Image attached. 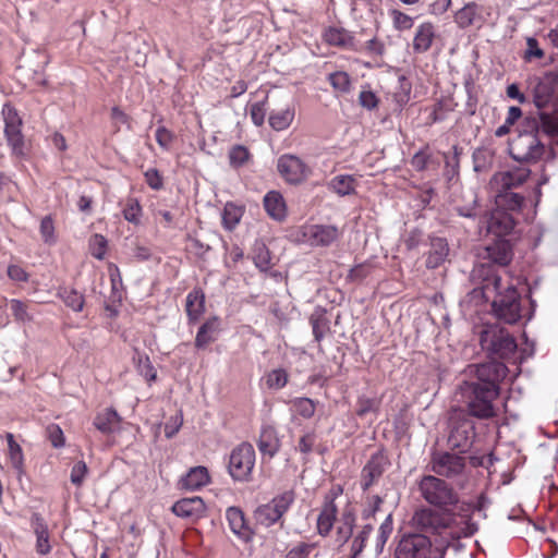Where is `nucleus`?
Returning <instances> with one entry per match:
<instances>
[{"label":"nucleus","instance_id":"f257e3e1","mask_svg":"<svg viewBox=\"0 0 558 558\" xmlns=\"http://www.w3.org/2000/svg\"><path fill=\"white\" fill-rule=\"evenodd\" d=\"M466 514L458 522L454 518L430 508H420L412 517V525L422 533H409L401 537L395 558H444L448 547L456 546L462 537L474 534L469 522L471 505H462Z\"/></svg>","mask_w":558,"mask_h":558},{"label":"nucleus","instance_id":"f03ea898","mask_svg":"<svg viewBox=\"0 0 558 558\" xmlns=\"http://www.w3.org/2000/svg\"><path fill=\"white\" fill-rule=\"evenodd\" d=\"M539 133L549 137H558V113L541 112L538 120L533 121L531 132H523L517 135L509 144L510 156L519 162H537L546 154L554 159L553 149L547 151L546 146L539 138Z\"/></svg>","mask_w":558,"mask_h":558},{"label":"nucleus","instance_id":"7ed1b4c3","mask_svg":"<svg viewBox=\"0 0 558 558\" xmlns=\"http://www.w3.org/2000/svg\"><path fill=\"white\" fill-rule=\"evenodd\" d=\"M501 281V276L487 267L483 290H493L497 293L493 302L497 317L507 324H514L521 318V296L513 284L504 287Z\"/></svg>","mask_w":558,"mask_h":558},{"label":"nucleus","instance_id":"20e7f679","mask_svg":"<svg viewBox=\"0 0 558 558\" xmlns=\"http://www.w3.org/2000/svg\"><path fill=\"white\" fill-rule=\"evenodd\" d=\"M481 345L492 356L510 363L518 361V344L511 333L497 326L486 328L481 335Z\"/></svg>","mask_w":558,"mask_h":558},{"label":"nucleus","instance_id":"39448f33","mask_svg":"<svg viewBox=\"0 0 558 558\" xmlns=\"http://www.w3.org/2000/svg\"><path fill=\"white\" fill-rule=\"evenodd\" d=\"M418 492L426 502L440 509L459 502L458 494L453 488L436 475H424L418 482Z\"/></svg>","mask_w":558,"mask_h":558},{"label":"nucleus","instance_id":"423d86ee","mask_svg":"<svg viewBox=\"0 0 558 558\" xmlns=\"http://www.w3.org/2000/svg\"><path fill=\"white\" fill-rule=\"evenodd\" d=\"M463 391L471 416L482 420L496 416L494 401L500 393L497 389L484 388L473 383H464Z\"/></svg>","mask_w":558,"mask_h":558},{"label":"nucleus","instance_id":"0eeeda50","mask_svg":"<svg viewBox=\"0 0 558 558\" xmlns=\"http://www.w3.org/2000/svg\"><path fill=\"white\" fill-rule=\"evenodd\" d=\"M428 468L438 477L457 480L465 475L466 458L459 451L435 450L430 454Z\"/></svg>","mask_w":558,"mask_h":558},{"label":"nucleus","instance_id":"6e6552de","mask_svg":"<svg viewBox=\"0 0 558 558\" xmlns=\"http://www.w3.org/2000/svg\"><path fill=\"white\" fill-rule=\"evenodd\" d=\"M256 453L250 442H242L232 449L228 471L234 481L248 482L255 466Z\"/></svg>","mask_w":558,"mask_h":558},{"label":"nucleus","instance_id":"1a4fd4ad","mask_svg":"<svg viewBox=\"0 0 558 558\" xmlns=\"http://www.w3.org/2000/svg\"><path fill=\"white\" fill-rule=\"evenodd\" d=\"M473 383L484 388L497 389L500 392V384L508 374L507 366L501 362L488 361L469 366Z\"/></svg>","mask_w":558,"mask_h":558},{"label":"nucleus","instance_id":"9d476101","mask_svg":"<svg viewBox=\"0 0 558 558\" xmlns=\"http://www.w3.org/2000/svg\"><path fill=\"white\" fill-rule=\"evenodd\" d=\"M475 438L474 422L464 414L456 415L450 421L448 445L451 449L465 453L473 445Z\"/></svg>","mask_w":558,"mask_h":558},{"label":"nucleus","instance_id":"9b49d317","mask_svg":"<svg viewBox=\"0 0 558 558\" xmlns=\"http://www.w3.org/2000/svg\"><path fill=\"white\" fill-rule=\"evenodd\" d=\"M293 501L294 494L291 490L274 497L270 502L262 505L256 509V521L264 526L275 524L288 511Z\"/></svg>","mask_w":558,"mask_h":558},{"label":"nucleus","instance_id":"f8f14e48","mask_svg":"<svg viewBox=\"0 0 558 558\" xmlns=\"http://www.w3.org/2000/svg\"><path fill=\"white\" fill-rule=\"evenodd\" d=\"M277 170L286 182L294 185L305 181L312 172L300 157L292 154H284L278 158Z\"/></svg>","mask_w":558,"mask_h":558},{"label":"nucleus","instance_id":"ddd939ff","mask_svg":"<svg viewBox=\"0 0 558 558\" xmlns=\"http://www.w3.org/2000/svg\"><path fill=\"white\" fill-rule=\"evenodd\" d=\"M299 240L311 246H328L339 238V230L333 226L305 225L298 231Z\"/></svg>","mask_w":558,"mask_h":558},{"label":"nucleus","instance_id":"4468645a","mask_svg":"<svg viewBox=\"0 0 558 558\" xmlns=\"http://www.w3.org/2000/svg\"><path fill=\"white\" fill-rule=\"evenodd\" d=\"M2 116L4 120V135L9 146H11L13 153L22 154L24 146V136L21 130L22 119L15 108L9 104L3 106Z\"/></svg>","mask_w":558,"mask_h":558},{"label":"nucleus","instance_id":"2eb2a0df","mask_svg":"<svg viewBox=\"0 0 558 558\" xmlns=\"http://www.w3.org/2000/svg\"><path fill=\"white\" fill-rule=\"evenodd\" d=\"M558 89V71H548L533 88V101L538 109L547 107Z\"/></svg>","mask_w":558,"mask_h":558},{"label":"nucleus","instance_id":"dca6fc26","mask_svg":"<svg viewBox=\"0 0 558 558\" xmlns=\"http://www.w3.org/2000/svg\"><path fill=\"white\" fill-rule=\"evenodd\" d=\"M531 174L525 167H518L509 171H501L494 174L490 184L496 191L512 190L522 185Z\"/></svg>","mask_w":558,"mask_h":558},{"label":"nucleus","instance_id":"f3484780","mask_svg":"<svg viewBox=\"0 0 558 558\" xmlns=\"http://www.w3.org/2000/svg\"><path fill=\"white\" fill-rule=\"evenodd\" d=\"M486 223L488 233L501 238L511 233L514 229L515 220L511 213L496 208L488 216Z\"/></svg>","mask_w":558,"mask_h":558},{"label":"nucleus","instance_id":"a211bd4d","mask_svg":"<svg viewBox=\"0 0 558 558\" xmlns=\"http://www.w3.org/2000/svg\"><path fill=\"white\" fill-rule=\"evenodd\" d=\"M456 24L464 29L471 26L481 27L485 23L484 7L476 2H469L454 14Z\"/></svg>","mask_w":558,"mask_h":558},{"label":"nucleus","instance_id":"6ab92c4d","mask_svg":"<svg viewBox=\"0 0 558 558\" xmlns=\"http://www.w3.org/2000/svg\"><path fill=\"white\" fill-rule=\"evenodd\" d=\"M389 464L387 457L381 453H375L362 470L361 485L364 490L368 489L378 481Z\"/></svg>","mask_w":558,"mask_h":558},{"label":"nucleus","instance_id":"aec40b11","mask_svg":"<svg viewBox=\"0 0 558 558\" xmlns=\"http://www.w3.org/2000/svg\"><path fill=\"white\" fill-rule=\"evenodd\" d=\"M172 512L181 518L197 521L206 513V506L201 497L183 498L172 506Z\"/></svg>","mask_w":558,"mask_h":558},{"label":"nucleus","instance_id":"412c9836","mask_svg":"<svg viewBox=\"0 0 558 558\" xmlns=\"http://www.w3.org/2000/svg\"><path fill=\"white\" fill-rule=\"evenodd\" d=\"M512 246L507 240H497L487 245L484 250L483 258L494 265L507 266L512 259Z\"/></svg>","mask_w":558,"mask_h":558},{"label":"nucleus","instance_id":"4be33fe9","mask_svg":"<svg viewBox=\"0 0 558 558\" xmlns=\"http://www.w3.org/2000/svg\"><path fill=\"white\" fill-rule=\"evenodd\" d=\"M380 0H351V12L355 20H362V31L372 29L375 21V11L378 9Z\"/></svg>","mask_w":558,"mask_h":558},{"label":"nucleus","instance_id":"5701e85b","mask_svg":"<svg viewBox=\"0 0 558 558\" xmlns=\"http://www.w3.org/2000/svg\"><path fill=\"white\" fill-rule=\"evenodd\" d=\"M31 526L36 536V553L45 556L51 551L50 535L46 521L44 518L35 512L31 517Z\"/></svg>","mask_w":558,"mask_h":558},{"label":"nucleus","instance_id":"b1692460","mask_svg":"<svg viewBox=\"0 0 558 558\" xmlns=\"http://www.w3.org/2000/svg\"><path fill=\"white\" fill-rule=\"evenodd\" d=\"M226 517L229 523V526L234 535H236L240 539L244 542H248L252 539L253 532L251 527L247 525L244 513L240 508L230 507L227 509Z\"/></svg>","mask_w":558,"mask_h":558},{"label":"nucleus","instance_id":"393cba45","mask_svg":"<svg viewBox=\"0 0 558 558\" xmlns=\"http://www.w3.org/2000/svg\"><path fill=\"white\" fill-rule=\"evenodd\" d=\"M436 38V29L434 24L426 22L417 26L413 38V51L415 53H424L428 51Z\"/></svg>","mask_w":558,"mask_h":558},{"label":"nucleus","instance_id":"a878e982","mask_svg":"<svg viewBox=\"0 0 558 558\" xmlns=\"http://www.w3.org/2000/svg\"><path fill=\"white\" fill-rule=\"evenodd\" d=\"M220 331V319L216 316L208 318L198 328L195 337V347L205 349L207 345L217 340Z\"/></svg>","mask_w":558,"mask_h":558},{"label":"nucleus","instance_id":"bb28decb","mask_svg":"<svg viewBox=\"0 0 558 558\" xmlns=\"http://www.w3.org/2000/svg\"><path fill=\"white\" fill-rule=\"evenodd\" d=\"M262 454L272 458L280 449V439L277 429L271 425H264L257 441Z\"/></svg>","mask_w":558,"mask_h":558},{"label":"nucleus","instance_id":"cd10ccee","mask_svg":"<svg viewBox=\"0 0 558 558\" xmlns=\"http://www.w3.org/2000/svg\"><path fill=\"white\" fill-rule=\"evenodd\" d=\"M185 312L189 324H195L205 312V294L201 289H193L186 295Z\"/></svg>","mask_w":558,"mask_h":558},{"label":"nucleus","instance_id":"c85d7f7f","mask_svg":"<svg viewBox=\"0 0 558 558\" xmlns=\"http://www.w3.org/2000/svg\"><path fill=\"white\" fill-rule=\"evenodd\" d=\"M264 207L266 213L274 220L282 221L287 217V205L284 198L277 191H270L265 195Z\"/></svg>","mask_w":558,"mask_h":558},{"label":"nucleus","instance_id":"c756f323","mask_svg":"<svg viewBox=\"0 0 558 558\" xmlns=\"http://www.w3.org/2000/svg\"><path fill=\"white\" fill-rule=\"evenodd\" d=\"M121 417L116 410L108 408L99 412L94 418V426L102 434H112L120 427Z\"/></svg>","mask_w":558,"mask_h":558},{"label":"nucleus","instance_id":"7c9ffc66","mask_svg":"<svg viewBox=\"0 0 558 558\" xmlns=\"http://www.w3.org/2000/svg\"><path fill=\"white\" fill-rule=\"evenodd\" d=\"M294 117V106L289 105L286 108L272 110L269 113L268 122L272 130L280 132L287 130L292 124Z\"/></svg>","mask_w":558,"mask_h":558},{"label":"nucleus","instance_id":"2f4dec72","mask_svg":"<svg viewBox=\"0 0 558 558\" xmlns=\"http://www.w3.org/2000/svg\"><path fill=\"white\" fill-rule=\"evenodd\" d=\"M208 483L209 474L205 466H194L181 478L182 487L189 490L199 489Z\"/></svg>","mask_w":558,"mask_h":558},{"label":"nucleus","instance_id":"473e14b6","mask_svg":"<svg viewBox=\"0 0 558 558\" xmlns=\"http://www.w3.org/2000/svg\"><path fill=\"white\" fill-rule=\"evenodd\" d=\"M449 248L445 239L435 238L430 242V250L426 258L427 268H437L441 263L445 262L448 256Z\"/></svg>","mask_w":558,"mask_h":558},{"label":"nucleus","instance_id":"72a5a7b5","mask_svg":"<svg viewBox=\"0 0 558 558\" xmlns=\"http://www.w3.org/2000/svg\"><path fill=\"white\" fill-rule=\"evenodd\" d=\"M524 197L519 193L511 192V190L497 191L496 206L508 213L519 211L522 208Z\"/></svg>","mask_w":558,"mask_h":558},{"label":"nucleus","instance_id":"f704fd0d","mask_svg":"<svg viewBox=\"0 0 558 558\" xmlns=\"http://www.w3.org/2000/svg\"><path fill=\"white\" fill-rule=\"evenodd\" d=\"M412 92V84L408 77L401 75L398 80V87L392 94V101L396 105V109L401 111L410 101Z\"/></svg>","mask_w":558,"mask_h":558},{"label":"nucleus","instance_id":"c9c22d12","mask_svg":"<svg viewBox=\"0 0 558 558\" xmlns=\"http://www.w3.org/2000/svg\"><path fill=\"white\" fill-rule=\"evenodd\" d=\"M337 507L332 501L326 502L317 519V530L320 535H327L333 525Z\"/></svg>","mask_w":558,"mask_h":558},{"label":"nucleus","instance_id":"e433bc0d","mask_svg":"<svg viewBox=\"0 0 558 558\" xmlns=\"http://www.w3.org/2000/svg\"><path fill=\"white\" fill-rule=\"evenodd\" d=\"M243 213V207L233 203H227L221 214L223 228L232 231L240 223Z\"/></svg>","mask_w":558,"mask_h":558},{"label":"nucleus","instance_id":"4c0bfd02","mask_svg":"<svg viewBox=\"0 0 558 558\" xmlns=\"http://www.w3.org/2000/svg\"><path fill=\"white\" fill-rule=\"evenodd\" d=\"M310 324L312 326L314 340L319 344L329 330L326 312L316 310L310 317Z\"/></svg>","mask_w":558,"mask_h":558},{"label":"nucleus","instance_id":"58836bf2","mask_svg":"<svg viewBox=\"0 0 558 558\" xmlns=\"http://www.w3.org/2000/svg\"><path fill=\"white\" fill-rule=\"evenodd\" d=\"M5 438L8 441L10 462L12 466L16 470L17 474L21 475L23 473L24 468V454L22 448L15 441L14 435L12 433H7Z\"/></svg>","mask_w":558,"mask_h":558},{"label":"nucleus","instance_id":"ea45409f","mask_svg":"<svg viewBox=\"0 0 558 558\" xmlns=\"http://www.w3.org/2000/svg\"><path fill=\"white\" fill-rule=\"evenodd\" d=\"M58 296H60L64 304L74 312H81L84 307V295L75 289L62 287L58 290Z\"/></svg>","mask_w":558,"mask_h":558},{"label":"nucleus","instance_id":"a19ab883","mask_svg":"<svg viewBox=\"0 0 558 558\" xmlns=\"http://www.w3.org/2000/svg\"><path fill=\"white\" fill-rule=\"evenodd\" d=\"M253 260L255 266L260 271H267L271 268V255L266 246V244L262 241H256L253 246Z\"/></svg>","mask_w":558,"mask_h":558},{"label":"nucleus","instance_id":"79ce46f5","mask_svg":"<svg viewBox=\"0 0 558 558\" xmlns=\"http://www.w3.org/2000/svg\"><path fill=\"white\" fill-rule=\"evenodd\" d=\"M265 380L268 389L280 390L288 384L289 375L283 368H275L266 374Z\"/></svg>","mask_w":558,"mask_h":558},{"label":"nucleus","instance_id":"37998d69","mask_svg":"<svg viewBox=\"0 0 558 558\" xmlns=\"http://www.w3.org/2000/svg\"><path fill=\"white\" fill-rule=\"evenodd\" d=\"M294 411L304 418H311L315 413V403L310 398H295L292 400Z\"/></svg>","mask_w":558,"mask_h":558},{"label":"nucleus","instance_id":"c03bdc74","mask_svg":"<svg viewBox=\"0 0 558 558\" xmlns=\"http://www.w3.org/2000/svg\"><path fill=\"white\" fill-rule=\"evenodd\" d=\"M389 16L392 21L393 27L398 31H407L413 26V19L398 9L390 10Z\"/></svg>","mask_w":558,"mask_h":558},{"label":"nucleus","instance_id":"a18cd8bd","mask_svg":"<svg viewBox=\"0 0 558 558\" xmlns=\"http://www.w3.org/2000/svg\"><path fill=\"white\" fill-rule=\"evenodd\" d=\"M136 368L138 373L147 380L154 381L157 377L155 367L147 355H138L136 359Z\"/></svg>","mask_w":558,"mask_h":558},{"label":"nucleus","instance_id":"49530a36","mask_svg":"<svg viewBox=\"0 0 558 558\" xmlns=\"http://www.w3.org/2000/svg\"><path fill=\"white\" fill-rule=\"evenodd\" d=\"M316 442H317L316 433L307 432L299 439L295 450L299 451L304 457H307L315 449Z\"/></svg>","mask_w":558,"mask_h":558},{"label":"nucleus","instance_id":"de8ad7c7","mask_svg":"<svg viewBox=\"0 0 558 558\" xmlns=\"http://www.w3.org/2000/svg\"><path fill=\"white\" fill-rule=\"evenodd\" d=\"M545 56L544 50L539 47V44L536 38L527 37L526 38V49L523 54V59L526 62H531L533 60L543 59Z\"/></svg>","mask_w":558,"mask_h":558},{"label":"nucleus","instance_id":"09e8293b","mask_svg":"<svg viewBox=\"0 0 558 558\" xmlns=\"http://www.w3.org/2000/svg\"><path fill=\"white\" fill-rule=\"evenodd\" d=\"M248 157V149L243 145L233 146L229 151V162L233 168L243 166Z\"/></svg>","mask_w":558,"mask_h":558},{"label":"nucleus","instance_id":"8fccbe9b","mask_svg":"<svg viewBox=\"0 0 558 558\" xmlns=\"http://www.w3.org/2000/svg\"><path fill=\"white\" fill-rule=\"evenodd\" d=\"M90 254L97 258L102 259L106 255L107 240L101 234H94L89 240Z\"/></svg>","mask_w":558,"mask_h":558},{"label":"nucleus","instance_id":"3c124183","mask_svg":"<svg viewBox=\"0 0 558 558\" xmlns=\"http://www.w3.org/2000/svg\"><path fill=\"white\" fill-rule=\"evenodd\" d=\"M142 216V207L136 199H129L124 209H123V217L126 221L138 225L140 223V217Z\"/></svg>","mask_w":558,"mask_h":558},{"label":"nucleus","instance_id":"603ef678","mask_svg":"<svg viewBox=\"0 0 558 558\" xmlns=\"http://www.w3.org/2000/svg\"><path fill=\"white\" fill-rule=\"evenodd\" d=\"M351 48L364 49L368 53L374 54V56H379V54H383V52H384V45L379 40H377L375 37L368 38L365 41L364 46L361 45L357 47V43H356L355 38L353 36H351Z\"/></svg>","mask_w":558,"mask_h":558},{"label":"nucleus","instance_id":"864d4df0","mask_svg":"<svg viewBox=\"0 0 558 558\" xmlns=\"http://www.w3.org/2000/svg\"><path fill=\"white\" fill-rule=\"evenodd\" d=\"M325 40L329 45L343 46L347 43V32L342 28L330 27L324 34Z\"/></svg>","mask_w":558,"mask_h":558},{"label":"nucleus","instance_id":"5fc2aeb1","mask_svg":"<svg viewBox=\"0 0 558 558\" xmlns=\"http://www.w3.org/2000/svg\"><path fill=\"white\" fill-rule=\"evenodd\" d=\"M87 473H88V468H87V464L83 460L75 462L74 465L72 466L71 474H70L71 483L73 485L80 487L83 484Z\"/></svg>","mask_w":558,"mask_h":558},{"label":"nucleus","instance_id":"6e6d98bb","mask_svg":"<svg viewBox=\"0 0 558 558\" xmlns=\"http://www.w3.org/2000/svg\"><path fill=\"white\" fill-rule=\"evenodd\" d=\"M329 82L338 93H347L349 90V74L343 71L335 72L329 75Z\"/></svg>","mask_w":558,"mask_h":558},{"label":"nucleus","instance_id":"4d7b16f0","mask_svg":"<svg viewBox=\"0 0 558 558\" xmlns=\"http://www.w3.org/2000/svg\"><path fill=\"white\" fill-rule=\"evenodd\" d=\"M40 234L45 243L53 244L56 242L54 225L50 216H46L41 219Z\"/></svg>","mask_w":558,"mask_h":558},{"label":"nucleus","instance_id":"13d9d810","mask_svg":"<svg viewBox=\"0 0 558 558\" xmlns=\"http://www.w3.org/2000/svg\"><path fill=\"white\" fill-rule=\"evenodd\" d=\"M48 439L54 448H61L65 444L62 429L57 424H50L46 428Z\"/></svg>","mask_w":558,"mask_h":558},{"label":"nucleus","instance_id":"bf43d9fd","mask_svg":"<svg viewBox=\"0 0 558 558\" xmlns=\"http://www.w3.org/2000/svg\"><path fill=\"white\" fill-rule=\"evenodd\" d=\"M357 100H359L360 106L367 110H373V109L377 108L378 104H379V98L371 89L361 90V93L359 94Z\"/></svg>","mask_w":558,"mask_h":558},{"label":"nucleus","instance_id":"052dcab7","mask_svg":"<svg viewBox=\"0 0 558 558\" xmlns=\"http://www.w3.org/2000/svg\"><path fill=\"white\" fill-rule=\"evenodd\" d=\"M266 111H267L266 101H258L251 106L250 116H251L252 122L256 126H260L264 124L265 118H266Z\"/></svg>","mask_w":558,"mask_h":558},{"label":"nucleus","instance_id":"680f3d73","mask_svg":"<svg viewBox=\"0 0 558 558\" xmlns=\"http://www.w3.org/2000/svg\"><path fill=\"white\" fill-rule=\"evenodd\" d=\"M329 187L339 195H348L349 194V175L340 174L335 177L330 183Z\"/></svg>","mask_w":558,"mask_h":558},{"label":"nucleus","instance_id":"e2e57ef3","mask_svg":"<svg viewBox=\"0 0 558 558\" xmlns=\"http://www.w3.org/2000/svg\"><path fill=\"white\" fill-rule=\"evenodd\" d=\"M144 177H145L146 183L148 184V186L150 189H153L155 191L162 189L163 181H162V178L157 169L150 168V169L146 170L144 173Z\"/></svg>","mask_w":558,"mask_h":558},{"label":"nucleus","instance_id":"0e129e2a","mask_svg":"<svg viewBox=\"0 0 558 558\" xmlns=\"http://www.w3.org/2000/svg\"><path fill=\"white\" fill-rule=\"evenodd\" d=\"M313 548L314 544L301 543L291 548L286 555V558H308Z\"/></svg>","mask_w":558,"mask_h":558},{"label":"nucleus","instance_id":"69168bd1","mask_svg":"<svg viewBox=\"0 0 558 558\" xmlns=\"http://www.w3.org/2000/svg\"><path fill=\"white\" fill-rule=\"evenodd\" d=\"M429 160L430 155L426 150L422 149L414 154V156L411 159V166L416 171H423L427 168Z\"/></svg>","mask_w":558,"mask_h":558},{"label":"nucleus","instance_id":"338daca9","mask_svg":"<svg viewBox=\"0 0 558 558\" xmlns=\"http://www.w3.org/2000/svg\"><path fill=\"white\" fill-rule=\"evenodd\" d=\"M11 310L16 319L22 320V322L31 319L26 312V307H25L24 303H22L21 301L12 300L11 301Z\"/></svg>","mask_w":558,"mask_h":558},{"label":"nucleus","instance_id":"774afa93","mask_svg":"<svg viewBox=\"0 0 558 558\" xmlns=\"http://www.w3.org/2000/svg\"><path fill=\"white\" fill-rule=\"evenodd\" d=\"M156 141L165 149H167L172 142V134L166 128L160 126L156 130Z\"/></svg>","mask_w":558,"mask_h":558}]
</instances>
